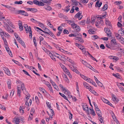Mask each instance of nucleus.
<instances>
[{"mask_svg": "<svg viewBox=\"0 0 124 124\" xmlns=\"http://www.w3.org/2000/svg\"><path fill=\"white\" fill-rule=\"evenodd\" d=\"M17 83H18L20 84L21 85V86L22 90L23 91V93L26 95V98L27 99V100H28L29 99L30 94L28 93L26 91L24 84L20 81H18L17 82Z\"/></svg>", "mask_w": 124, "mask_h": 124, "instance_id": "1", "label": "nucleus"}, {"mask_svg": "<svg viewBox=\"0 0 124 124\" xmlns=\"http://www.w3.org/2000/svg\"><path fill=\"white\" fill-rule=\"evenodd\" d=\"M23 119L21 118V117L16 116L13 120V122L15 124H19V123L21 121H22Z\"/></svg>", "mask_w": 124, "mask_h": 124, "instance_id": "2", "label": "nucleus"}, {"mask_svg": "<svg viewBox=\"0 0 124 124\" xmlns=\"http://www.w3.org/2000/svg\"><path fill=\"white\" fill-rule=\"evenodd\" d=\"M96 18L98 19L100 18L99 19H97V21H96L95 23V25L96 26H99L100 24H102L103 23V21L102 19V17H99L96 16Z\"/></svg>", "mask_w": 124, "mask_h": 124, "instance_id": "3", "label": "nucleus"}, {"mask_svg": "<svg viewBox=\"0 0 124 124\" xmlns=\"http://www.w3.org/2000/svg\"><path fill=\"white\" fill-rule=\"evenodd\" d=\"M19 81L20 80H18L17 82V85H18L17 86V95L19 96V97H20L21 93L22 92V88H21V85L20 84L18 83H17V82Z\"/></svg>", "mask_w": 124, "mask_h": 124, "instance_id": "4", "label": "nucleus"}, {"mask_svg": "<svg viewBox=\"0 0 124 124\" xmlns=\"http://www.w3.org/2000/svg\"><path fill=\"white\" fill-rule=\"evenodd\" d=\"M4 23V27L6 30V31L9 33L13 32V31L10 28V27L8 25V24L6 23Z\"/></svg>", "mask_w": 124, "mask_h": 124, "instance_id": "5", "label": "nucleus"}, {"mask_svg": "<svg viewBox=\"0 0 124 124\" xmlns=\"http://www.w3.org/2000/svg\"><path fill=\"white\" fill-rule=\"evenodd\" d=\"M15 13L16 14H21L25 16H28V14L25 11L22 10H17L16 11Z\"/></svg>", "mask_w": 124, "mask_h": 124, "instance_id": "6", "label": "nucleus"}, {"mask_svg": "<svg viewBox=\"0 0 124 124\" xmlns=\"http://www.w3.org/2000/svg\"><path fill=\"white\" fill-rule=\"evenodd\" d=\"M69 66L71 70L75 72L76 73L79 74V72L77 70L76 67L74 65H69Z\"/></svg>", "mask_w": 124, "mask_h": 124, "instance_id": "7", "label": "nucleus"}, {"mask_svg": "<svg viewBox=\"0 0 124 124\" xmlns=\"http://www.w3.org/2000/svg\"><path fill=\"white\" fill-rule=\"evenodd\" d=\"M105 32L106 33L107 36L110 37L111 35V32L110 29L108 28H105L104 29Z\"/></svg>", "mask_w": 124, "mask_h": 124, "instance_id": "8", "label": "nucleus"}, {"mask_svg": "<svg viewBox=\"0 0 124 124\" xmlns=\"http://www.w3.org/2000/svg\"><path fill=\"white\" fill-rule=\"evenodd\" d=\"M81 12L79 11L75 16V18H78L79 20H80L82 17Z\"/></svg>", "mask_w": 124, "mask_h": 124, "instance_id": "9", "label": "nucleus"}, {"mask_svg": "<svg viewBox=\"0 0 124 124\" xmlns=\"http://www.w3.org/2000/svg\"><path fill=\"white\" fill-rule=\"evenodd\" d=\"M59 86L60 87L61 89H62V90L63 91L65 92L64 93L65 94H69L70 93V92L68 90L66 89H65V88L63 87L62 85H61V84H60L59 85Z\"/></svg>", "mask_w": 124, "mask_h": 124, "instance_id": "10", "label": "nucleus"}, {"mask_svg": "<svg viewBox=\"0 0 124 124\" xmlns=\"http://www.w3.org/2000/svg\"><path fill=\"white\" fill-rule=\"evenodd\" d=\"M25 30L26 33H28L29 32L30 33V36H31L32 38V31H31V27L30 26H29V27L26 28V29H25Z\"/></svg>", "mask_w": 124, "mask_h": 124, "instance_id": "11", "label": "nucleus"}, {"mask_svg": "<svg viewBox=\"0 0 124 124\" xmlns=\"http://www.w3.org/2000/svg\"><path fill=\"white\" fill-rule=\"evenodd\" d=\"M111 45L114 47L115 45H116V39L115 38H113L110 41Z\"/></svg>", "mask_w": 124, "mask_h": 124, "instance_id": "12", "label": "nucleus"}, {"mask_svg": "<svg viewBox=\"0 0 124 124\" xmlns=\"http://www.w3.org/2000/svg\"><path fill=\"white\" fill-rule=\"evenodd\" d=\"M80 61L86 67H90L91 66L90 65L88 64L86 62L84 61L83 60H80Z\"/></svg>", "mask_w": 124, "mask_h": 124, "instance_id": "13", "label": "nucleus"}, {"mask_svg": "<svg viewBox=\"0 0 124 124\" xmlns=\"http://www.w3.org/2000/svg\"><path fill=\"white\" fill-rule=\"evenodd\" d=\"M3 70L5 71L7 75L9 76L10 75V72L8 69L6 68H4Z\"/></svg>", "mask_w": 124, "mask_h": 124, "instance_id": "14", "label": "nucleus"}, {"mask_svg": "<svg viewBox=\"0 0 124 124\" xmlns=\"http://www.w3.org/2000/svg\"><path fill=\"white\" fill-rule=\"evenodd\" d=\"M99 1L100 0H98L96 2L95 5V6L96 7H99L101 6L102 4V2H100Z\"/></svg>", "mask_w": 124, "mask_h": 124, "instance_id": "15", "label": "nucleus"}, {"mask_svg": "<svg viewBox=\"0 0 124 124\" xmlns=\"http://www.w3.org/2000/svg\"><path fill=\"white\" fill-rule=\"evenodd\" d=\"M112 100L114 101H116V102H118V99H117L115 97V96L114 95V94H112Z\"/></svg>", "mask_w": 124, "mask_h": 124, "instance_id": "16", "label": "nucleus"}, {"mask_svg": "<svg viewBox=\"0 0 124 124\" xmlns=\"http://www.w3.org/2000/svg\"><path fill=\"white\" fill-rule=\"evenodd\" d=\"M19 28L20 31H22L23 30V27L22 25V23L21 22L19 21Z\"/></svg>", "mask_w": 124, "mask_h": 124, "instance_id": "17", "label": "nucleus"}, {"mask_svg": "<svg viewBox=\"0 0 124 124\" xmlns=\"http://www.w3.org/2000/svg\"><path fill=\"white\" fill-rule=\"evenodd\" d=\"M49 55L53 60L55 61H56L55 58L54 57V55L52 53L49 52Z\"/></svg>", "mask_w": 124, "mask_h": 124, "instance_id": "18", "label": "nucleus"}, {"mask_svg": "<svg viewBox=\"0 0 124 124\" xmlns=\"http://www.w3.org/2000/svg\"><path fill=\"white\" fill-rule=\"evenodd\" d=\"M119 33L121 34L122 35H124V29H121L119 30Z\"/></svg>", "mask_w": 124, "mask_h": 124, "instance_id": "19", "label": "nucleus"}, {"mask_svg": "<svg viewBox=\"0 0 124 124\" xmlns=\"http://www.w3.org/2000/svg\"><path fill=\"white\" fill-rule=\"evenodd\" d=\"M66 59H66V60H67L69 62L71 63V64L70 65H74V62L73 61H72V60L67 57L66 58Z\"/></svg>", "mask_w": 124, "mask_h": 124, "instance_id": "20", "label": "nucleus"}, {"mask_svg": "<svg viewBox=\"0 0 124 124\" xmlns=\"http://www.w3.org/2000/svg\"><path fill=\"white\" fill-rule=\"evenodd\" d=\"M19 42L24 47H25L26 46L24 43L22 39L20 40H19Z\"/></svg>", "mask_w": 124, "mask_h": 124, "instance_id": "21", "label": "nucleus"}, {"mask_svg": "<svg viewBox=\"0 0 124 124\" xmlns=\"http://www.w3.org/2000/svg\"><path fill=\"white\" fill-rule=\"evenodd\" d=\"M122 43L124 44V39L121 37L118 39Z\"/></svg>", "mask_w": 124, "mask_h": 124, "instance_id": "22", "label": "nucleus"}, {"mask_svg": "<svg viewBox=\"0 0 124 124\" xmlns=\"http://www.w3.org/2000/svg\"><path fill=\"white\" fill-rule=\"evenodd\" d=\"M108 5L107 4H106L105 5L104 7L102 8L101 9L102 11H104L106 10L108 8Z\"/></svg>", "mask_w": 124, "mask_h": 124, "instance_id": "23", "label": "nucleus"}, {"mask_svg": "<svg viewBox=\"0 0 124 124\" xmlns=\"http://www.w3.org/2000/svg\"><path fill=\"white\" fill-rule=\"evenodd\" d=\"M77 25L74 22H73L72 24H71V26L74 29H75V28H76Z\"/></svg>", "mask_w": 124, "mask_h": 124, "instance_id": "24", "label": "nucleus"}, {"mask_svg": "<svg viewBox=\"0 0 124 124\" xmlns=\"http://www.w3.org/2000/svg\"><path fill=\"white\" fill-rule=\"evenodd\" d=\"M106 47H107L108 48H109L110 49H113V47L111 45V44H106Z\"/></svg>", "mask_w": 124, "mask_h": 124, "instance_id": "25", "label": "nucleus"}, {"mask_svg": "<svg viewBox=\"0 0 124 124\" xmlns=\"http://www.w3.org/2000/svg\"><path fill=\"white\" fill-rule=\"evenodd\" d=\"M9 10H11L12 11H13L14 12L13 13H15V14H16V13H15V12L16 11H17V10H15V8L12 7H10V8L9 9Z\"/></svg>", "mask_w": 124, "mask_h": 124, "instance_id": "26", "label": "nucleus"}, {"mask_svg": "<svg viewBox=\"0 0 124 124\" xmlns=\"http://www.w3.org/2000/svg\"><path fill=\"white\" fill-rule=\"evenodd\" d=\"M59 94L60 95H61L62 97H63L65 99L68 101L67 98L65 96V95L64 94L61 93H59Z\"/></svg>", "mask_w": 124, "mask_h": 124, "instance_id": "27", "label": "nucleus"}, {"mask_svg": "<svg viewBox=\"0 0 124 124\" xmlns=\"http://www.w3.org/2000/svg\"><path fill=\"white\" fill-rule=\"evenodd\" d=\"M90 91L94 95L96 96H97L98 95V93L93 89H91V90H90Z\"/></svg>", "mask_w": 124, "mask_h": 124, "instance_id": "28", "label": "nucleus"}, {"mask_svg": "<svg viewBox=\"0 0 124 124\" xmlns=\"http://www.w3.org/2000/svg\"><path fill=\"white\" fill-rule=\"evenodd\" d=\"M47 86L49 88V90L50 91V92L53 93V90L52 89V87L51 86V85L50 84L49 85H48Z\"/></svg>", "mask_w": 124, "mask_h": 124, "instance_id": "29", "label": "nucleus"}, {"mask_svg": "<svg viewBox=\"0 0 124 124\" xmlns=\"http://www.w3.org/2000/svg\"><path fill=\"white\" fill-rule=\"evenodd\" d=\"M88 54L89 55V56L93 60L95 61L96 62H97L98 61L95 58L93 57L88 52H87Z\"/></svg>", "mask_w": 124, "mask_h": 124, "instance_id": "30", "label": "nucleus"}, {"mask_svg": "<svg viewBox=\"0 0 124 124\" xmlns=\"http://www.w3.org/2000/svg\"><path fill=\"white\" fill-rule=\"evenodd\" d=\"M73 5L77 6L78 5V2L76 0H72Z\"/></svg>", "mask_w": 124, "mask_h": 124, "instance_id": "31", "label": "nucleus"}, {"mask_svg": "<svg viewBox=\"0 0 124 124\" xmlns=\"http://www.w3.org/2000/svg\"><path fill=\"white\" fill-rule=\"evenodd\" d=\"M112 75L113 76H114L117 78H120V75H119V74L118 73H116L115 74L113 73Z\"/></svg>", "mask_w": 124, "mask_h": 124, "instance_id": "32", "label": "nucleus"}, {"mask_svg": "<svg viewBox=\"0 0 124 124\" xmlns=\"http://www.w3.org/2000/svg\"><path fill=\"white\" fill-rule=\"evenodd\" d=\"M44 30L45 31V33L47 34H48L49 33V32L50 31L48 29L46 28H45V29H44Z\"/></svg>", "mask_w": 124, "mask_h": 124, "instance_id": "33", "label": "nucleus"}, {"mask_svg": "<svg viewBox=\"0 0 124 124\" xmlns=\"http://www.w3.org/2000/svg\"><path fill=\"white\" fill-rule=\"evenodd\" d=\"M105 23L106 25H108L109 26H111V24H110V22L108 20H106L105 21Z\"/></svg>", "mask_w": 124, "mask_h": 124, "instance_id": "34", "label": "nucleus"}, {"mask_svg": "<svg viewBox=\"0 0 124 124\" xmlns=\"http://www.w3.org/2000/svg\"><path fill=\"white\" fill-rule=\"evenodd\" d=\"M66 73L69 76L70 78H72V76L70 74V73L69 72V71L68 70H67V69H66Z\"/></svg>", "mask_w": 124, "mask_h": 124, "instance_id": "35", "label": "nucleus"}, {"mask_svg": "<svg viewBox=\"0 0 124 124\" xmlns=\"http://www.w3.org/2000/svg\"><path fill=\"white\" fill-rule=\"evenodd\" d=\"M95 31L92 29H90L88 31V32L90 34H94Z\"/></svg>", "mask_w": 124, "mask_h": 124, "instance_id": "36", "label": "nucleus"}, {"mask_svg": "<svg viewBox=\"0 0 124 124\" xmlns=\"http://www.w3.org/2000/svg\"><path fill=\"white\" fill-rule=\"evenodd\" d=\"M88 68L95 72L96 73H98V72L97 70L93 68L91 66L90 67Z\"/></svg>", "mask_w": 124, "mask_h": 124, "instance_id": "37", "label": "nucleus"}, {"mask_svg": "<svg viewBox=\"0 0 124 124\" xmlns=\"http://www.w3.org/2000/svg\"><path fill=\"white\" fill-rule=\"evenodd\" d=\"M115 35L118 39L119 38V37H121L119 34H118L117 33H115Z\"/></svg>", "mask_w": 124, "mask_h": 124, "instance_id": "38", "label": "nucleus"}, {"mask_svg": "<svg viewBox=\"0 0 124 124\" xmlns=\"http://www.w3.org/2000/svg\"><path fill=\"white\" fill-rule=\"evenodd\" d=\"M96 17L93 16L92 18V23H94L95 21V20L96 19Z\"/></svg>", "mask_w": 124, "mask_h": 124, "instance_id": "39", "label": "nucleus"}, {"mask_svg": "<svg viewBox=\"0 0 124 124\" xmlns=\"http://www.w3.org/2000/svg\"><path fill=\"white\" fill-rule=\"evenodd\" d=\"M37 11H38L37 10L36 8H31V11L32 12H33V13L36 12H37Z\"/></svg>", "mask_w": 124, "mask_h": 124, "instance_id": "40", "label": "nucleus"}, {"mask_svg": "<svg viewBox=\"0 0 124 124\" xmlns=\"http://www.w3.org/2000/svg\"><path fill=\"white\" fill-rule=\"evenodd\" d=\"M90 110L91 111V114L94 116L95 115V111L92 108V109H91L90 108Z\"/></svg>", "mask_w": 124, "mask_h": 124, "instance_id": "41", "label": "nucleus"}, {"mask_svg": "<svg viewBox=\"0 0 124 124\" xmlns=\"http://www.w3.org/2000/svg\"><path fill=\"white\" fill-rule=\"evenodd\" d=\"M0 35L1 36V38L3 39H5L4 36H5V32L3 31L2 32L0 33Z\"/></svg>", "mask_w": 124, "mask_h": 124, "instance_id": "42", "label": "nucleus"}, {"mask_svg": "<svg viewBox=\"0 0 124 124\" xmlns=\"http://www.w3.org/2000/svg\"><path fill=\"white\" fill-rule=\"evenodd\" d=\"M39 90L40 91L43 93H44L45 92L47 93V92L46 90L42 88H39Z\"/></svg>", "mask_w": 124, "mask_h": 124, "instance_id": "43", "label": "nucleus"}, {"mask_svg": "<svg viewBox=\"0 0 124 124\" xmlns=\"http://www.w3.org/2000/svg\"><path fill=\"white\" fill-rule=\"evenodd\" d=\"M23 3V1H16L15 2V3L17 4H20Z\"/></svg>", "mask_w": 124, "mask_h": 124, "instance_id": "44", "label": "nucleus"}, {"mask_svg": "<svg viewBox=\"0 0 124 124\" xmlns=\"http://www.w3.org/2000/svg\"><path fill=\"white\" fill-rule=\"evenodd\" d=\"M88 0H80V2L81 3H87L88 2Z\"/></svg>", "mask_w": 124, "mask_h": 124, "instance_id": "45", "label": "nucleus"}, {"mask_svg": "<svg viewBox=\"0 0 124 124\" xmlns=\"http://www.w3.org/2000/svg\"><path fill=\"white\" fill-rule=\"evenodd\" d=\"M33 42H34V44L35 46L36 47L37 46V43H36V40L35 39V37H33Z\"/></svg>", "mask_w": 124, "mask_h": 124, "instance_id": "46", "label": "nucleus"}, {"mask_svg": "<svg viewBox=\"0 0 124 124\" xmlns=\"http://www.w3.org/2000/svg\"><path fill=\"white\" fill-rule=\"evenodd\" d=\"M78 34H70L69 35V37H71L72 36L73 37H76L78 36Z\"/></svg>", "mask_w": 124, "mask_h": 124, "instance_id": "47", "label": "nucleus"}, {"mask_svg": "<svg viewBox=\"0 0 124 124\" xmlns=\"http://www.w3.org/2000/svg\"><path fill=\"white\" fill-rule=\"evenodd\" d=\"M44 4L43 3V2L40 1V2H39L38 5L39 6H44Z\"/></svg>", "mask_w": 124, "mask_h": 124, "instance_id": "48", "label": "nucleus"}, {"mask_svg": "<svg viewBox=\"0 0 124 124\" xmlns=\"http://www.w3.org/2000/svg\"><path fill=\"white\" fill-rule=\"evenodd\" d=\"M85 20H83L81 22H79L80 24L83 25H84L85 24Z\"/></svg>", "mask_w": 124, "mask_h": 124, "instance_id": "49", "label": "nucleus"}, {"mask_svg": "<svg viewBox=\"0 0 124 124\" xmlns=\"http://www.w3.org/2000/svg\"><path fill=\"white\" fill-rule=\"evenodd\" d=\"M65 21H66V22L69 23V24H70L71 23H73V22L70 20H66Z\"/></svg>", "mask_w": 124, "mask_h": 124, "instance_id": "50", "label": "nucleus"}, {"mask_svg": "<svg viewBox=\"0 0 124 124\" xmlns=\"http://www.w3.org/2000/svg\"><path fill=\"white\" fill-rule=\"evenodd\" d=\"M45 9L47 10L50 11L52 9L51 8L50 6H47L46 8H45Z\"/></svg>", "mask_w": 124, "mask_h": 124, "instance_id": "51", "label": "nucleus"}, {"mask_svg": "<svg viewBox=\"0 0 124 124\" xmlns=\"http://www.w3.org/2000/svg\"><path fill=\"white\" fill-rule=\"evenodd\" d=\"M39 1L37 0H34L33 1V3L34 4L38 5Z\"/></svg>", "mask_w": 124, "mask_h": 124, "instance_id": "52", "label": "nucleus"}, {"mask_svg": "<svg viewBox=\"0 0 124 124\" xmlns=\"http://www.w3.org/2000/svg\"><path fill=\"white\" fill-rule=\"evenodd\" d=\"M81 76L82 78H83L85 80H87V79L88 78L87 77L82 75Z\"/></svg>", "mask_w": 124, "mask_h": 124, "instance_id": "53", "label": "nucleus"}, {"mask_svg": "<svg viewBox=\"0 0 124 124\" xmlns=\"http://www.w3.org/2000/svg\"><path fill=\"white\" fill-rule=\"evenodd\" d=\"M80 27L78 26L77 25V26L76 27V28H75V29L77 31H80Z\"/></svg>", "mask_w": 124, "mask_h": 124, "instance_id": "54", "label": "nucleus"}, {"mask_svg": "<svg viewBox=\"0 0 124 124\" xmlns=\"http://www.w3.org/2000/svg\"><path fill=\"white\" fill-rule=\"evenodd\" d=\"M39 26L42 28H44V25L42 23L39 22L38 23Z\"/></svg>", "mask_w": 124, "mask_h": 124, "instance_id": "55", "label": "nucleus"}, {"mask_svg": "<svg viewBox=\"0 0 124 124\" xmlns=\"http://www.w3.org/2000/svg\"><path fill=\"white\" fill-rule=\"evenodd\" d=\"M87 82H90V83H92V82L93 80H92L91 79H90L89 78H88L87 80H86Z\"/></svg>", "mask_w": 124, "mask_h": 124, "instance_id": "56", "label": "nucleus"}, {"mask_svg": "<svg viewBox=\"0 0 124 124\" xmlns=\"http://www.w3.org/2000/svg\"><path fill=\"white\" fill-rule=\"evenodd\" d=\"M2 39L3 40L4 44L5 45V46H7V44L8 43L7 42V41L5 39Z\"/></svg>", "mask_w": 124, "mask_h": 124, "instance_id": "57", "label": "nucleus"}, {"mask_svg": "<svg viewBox=\"0 0 124 124\" xmlns=\"http://www.w3.org/2000/svg\"><path fill=\"white\" fill-rule=\"evenodd\" d=\"M23 72L24 74H25L26 75H27V76H29L31 77V76L29 74V73H28V72H27L25 70H23Z\"/></svg>", "mask_w": 124, "mask_h": 124, "instance_id": "58", "label": "nucleus"}, {"mask_svg": "<svg viewBox=\"0 0 124 124\" xmlns=\"http://www.w3.org/2000/svg\"><path fill=\"white\" fill-rule=\"evenodd\" d=\"M14 92H15V91L14 90H12L11 91V92L10 93V96H11L12 97L13 96V95L14 94Z\"/></svg>", "mask_w": 124, "mask_h": 124, "instance_id": "59", "label": "nucleus"}, {"mask_svg": "<svg viewBox=\"0 0 124 124\" xmlns=\"http://www.w3.org/2000/svg\"><path fill=\"white\" fill-rule=\"evenodd\" d=\"M35 98L36 102L37 103V104H38L39 102V99H38V97L37 96H36L35 97Z\"/></svg>", "mask_w": 124, "mask_h": 124, "instance_id": "60", "label": "nucleus"}, {"mask_svg": "<svg viewBox=\"0 0 124 124\" xmlns=\"http://www.w3.org/2000/svg\"><path fill=\"white\" fill-rule=\"evenodd\" d=\"M97 84L98 85L100 86V87H102L103 85L99 81L98 82H97Z\"/></svg>", "mask_w": 124, "mask_h": 124, "instance_id": "61", "label": "nucleus"}, {"mask_svg": "<svg viewBox=\"0 0 124 124\" xmlns=\"http://www.w3.org/2000/svg\"><path fill=\"white\" fill-rule=\"evenodd\" d=\"M30 20L33 23H36L38 22L37 21L33 18H31Z\"/></svg>", "mask_w": 124, "mask_h": 124, "instance_id": "62", "label": "nucleus"}, {"mask_svg": "<svg viewBox=\"0 0 124 124\" xmlns=\"http://www.w3.org/2000/svg\"><path fill=\"white\" fill-rule=\"evenodd\" d=\"M120 89L124 93V88L121 86H119Z\"/></svg>", "mask_w": 124, "mask_h": 124, "instance_id": "63", "label": "nucleus"}, {"mask_svg": "<svg viewBox=\"0 0 124 124\" xmlns=\"http://www.w3.org/2000/svg\"><path fill=\"white\" fill-rule=\"evenodd\" d=\"M74 6H73L72 7L71 10L70 11V13H73L74 12Z\"/></svg>", "mask_w": 124, "mask_h": 124, "instance_id": "64", "label": "nucleus"}]
</instances>
